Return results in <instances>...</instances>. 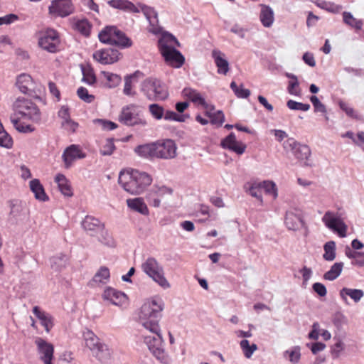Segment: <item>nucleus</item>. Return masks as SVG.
<instances>
[{"mask_svg":"<svg viewBox=\"0 0 364 364\" xmlns=\"http://www.w3.org/2000/svg\"><path fill=\"white\" fill-rule=\"evenodd\" d=\"M164 302L159 297H153L146 301L138 313L139 323L150 333L160 330L159 321L162 317Z\"/></svg>","mask_w":364,"mask_h":364,"instance_id":"obj_1","label":"nucleus"},{"mask_svg":"<svg viewBox=\"0 0 364 364\" xmlns=\"http://www.w3.org/2000/svg\"><path fill=\"white\" fill-rule=\"evenodd\" d=\"M118 182L125 191L132 195H139L151 183L152 178L146 172L127 169L120 171Z\"/></svg>","mask_w":364,"mask_h":364,"instance_id":"obj_2","label":"nucleus"},{"mask_svg":"<svg viewBox=\"0 0 364 364\" xmlns=\"http://www.w3.org/2000/svg\"><path fill=\"white\" fill-rule=\"evenodd\" d=\"M177 147L171 139L159 140L154 143L139 145L135 152L144 158L171 159L176 156Z\"/></svg>","mask_w":364,"mask_h":364,"instance_id":"obj_3","label":"nucleus"},{"mask_svg":"<svg viewBox=\"0 0 364 364\" xmlns=\"http://www.w3.org/2000/svg\"><path fill=\"white\" fill-rule=\"evenodd\" d=\"M141 91L151 101H164L169 96L166 84L156 77L145 79L141 84Z\"/></svg>","mask_w":364,"mask_h":364,"instance_id":"obj_4","label":"nucleus"},{"mask_svg":"<svg viewBox=\"0 0 364 364\" xmlns=\"http://www.w3.org/2000/svg\"><path fill=\"white\" fill-rule=\"evenodd\" d=\"M151 333L152 335L143 336L144 343L159 361L162 364H169L171 359L164 350L161 329L156 333Z\"/></svg>","mask_w":364,"mask_h":364,"instance_id":"obj_5","label":"nucleus"},{"mask_svg":"<svg viewBox=\"0 0 364 364\" xmlns=\"http://www.w3.org/2000/svg\"><path fill=\"white\" fill-rule=\"evenodd\" d=\"M143 272L164 289L171 285L164 276L163 267L153 257H148L141 264Z\"/></svg>","mask_w":364,"mask_h":364,"instance_id":"obj_6","label":"nucleus"},{"mask_svg":"<svg viewBox=\"0 0 364 364\" xmlns=\"http://www.w3.org/2000/svg\"><path fill=\"white\" fill-rule=\"evenodd\" d=\"M82 336L85 346L99 360L104 362L109 358L110 352L107 346L101 343L99 338L92 331L86 329Z\"/></svg>","mask_w":364,"mask_h":364,"instance_id":"obj_7","label":"nucleus"},{"mask_svg":"<svg viewBox=\"0 0 364 364\" xmlns=\"http://www.w3.org/2000/svg\"><path fill=\"white\" fill-rule=\"evenodd\" d=\"M118 121L128 127L136 125L145 126L146 124V121L144 118L142 111L138 105L134 104H130L122 108L118 116Z\"/></svg>","mask_w":364,"mask_h":364,"instance_id":"obj_8","label":"nucleus"},{"mask_svg":"<svg viewBox=\"0 0 364 364\" xmlns=\"http://www.w3.org/2000/svg\"><path fill=\"white\" fill-rule=\"evenodd\" d=\"M284 148L291 151L303 166H313L311 159V151L309 146L298 142L294 138H289L284 142Z\"/></svg>","mask_w":364,"mask_h":364,"instance_id":"obj_9","label":"nucleus"},{"mask_svg":"<svg viewBox=\"0 0 364 364\" xmlns=\"http://www.w3.org/2000/svg\"><path fill=\"white\" fill-rule=\"evenodd\" d=\"M16 114L27 118L33 122L41 120V112L38 107L29 100L18 98L14 103Z\"/></svg>","mask_w":364,"mask_h":364,"instance_id":"obj_10","label":"nucleus"},{"mask_svg":"<svg viewBox=\"0 0 364 364\" xmlns=\"http://www.w3.org/2000/svg\"><path fill=\"white\" fill-rule=\"evenodd\" d=\"M326 228L338 234L340 237H346L348 227L338 213L326 211L322 218Z\"/></svg>","mask_w":364,"mask_h":364,"instance_id":"obj_11","label":"nucleus"},{"mask_svg":"<svg viewBox=\"0 0 364 364\" xmlns=\"http://www.w3.org/2000/svg\"><path fill=\"white\" fill-rule=\"evenodd\" d=\"M39 46L44 50L50 53H55L58 50L60 39L58 33L54 29H48L40 38Z\"/></svg>","mask_w":364,"mask_h":364,"instance_id":"obj_12","label":"nucleus"},{"mask_svg":"<svg viewBox=\"0 0 364 364\" xmlns=\"http://www.w3.org/2000/svg\"><path fill=\"white\" fill-rule=\"evenodd\" d=\"M120 55L118 50L112 48L98 50L93 53L94 59L103 65L112 64L118 61Z\"/></svg>","mask_w":364,"mask_h":364,"instance_id":"obj_13","label":"nucleus"},{"mask_svg":"<svg viewBox=\"0 0 364 364\" xmlns=\"http://www.w3.org/2000/svg\"><path fill=\"white\" fill-rule=\"evenodd\" d=\"M35 343L37 346L40 359L44 364H52L51 361L54 352L53 346L40 337L36 338Z\"/></svg>","mask_w":364,"mask_h":364,"instance_id":"obj_14","label":"nucleus"},{"mask_svg":"<svg viewBox=\"0 0 364 364\" xmlns=\"http://www.w3.org/2000/svg\"><path fill=\"white\" fill-rule=\"evenodd\" d=\"M74 11V7L70 0H54L49 6V12L51 14L65 17Z\"/></svg>","mask_w":364,"mask_h":364,"instance_id":"obj_15","label":"nucleus"},{"mask_svg":"<svg viewBox=\"0 0 364 364\" xmlns=\"http://www.w3.org/2000/svg\"><path fill=\"white\" fill-rule=\"evenodd\" d=\"M165 61L171 66L179 68L184 63L185 58L180 51L175 48H164L163 50H160Z\"/></svg>","mask_w":364,"mask_h":364,"instance_id":"obj_16","label":"nucleus"},{"mask_svg":"<svg viewBox=\"0 0 364 364\" xmlns=\"http://www.w3.org/2000/svg\"><path fill=\"white\" fill-rule=\"evenodd\" d=\"M82 228L90 236H98L99 232L104 228V223L100 221L99 219L91 216L87 215L82 221Z\"/></svg>","mask_w":364,"mask_h":364,"instance_id":"obj_17","label":"nucleus"},{"mask_svg":"<svg viewBox=\"0 0 364 364\" xmlns=\"http://www.w3.org/2000/svg\"><path fill=\"white\" fill-rule=\"evenodd\" d=\"M220 145L223 148L229 149L239 155L242 154L246 149V145L237 141L236 136L232 132L221 141Z\"/></svg>","mask_w":364,"mask_h":364,"instance_id":"obj_18","label":"nucleus"},{"mask_svg":"<svg viewBox=\"0 0 364 364\" xmlns=\"http://www.w3.org/2000/svg\"><path fill=\"white\" fill-rule=\"evenodd\" d=\"M141 10L149 22V31L154 34L161 33V28L159 26L158 14L151 7L140 5Z\"/></svg>","mask_w":364,"mask_h":364,"instance_id":"obj_19","label":"nucleus"},{"mask_svg":"<svg viewBox=\"0 0 364 364\" xmlns=\"http://www.w3.org/2000/svg\"><path fill=\"white\" fill-rule=\"evenodd\" d=\"M85 154L76 145H70L63 152L62 158L65 163V166L68 168L76 159H84Z\"/></svg>","mask_w":364,"mask_h":364,"instance_id":"obj_20","label":"nucleus"},{"mask_svg":"<svg viewBox=\"0 0 364 364\" xmlns=\"http://www.w3.org/2000/svg\"><path fill=\"white\" fill-rule=\"evenodd\" d=\"M102 297L105 300L109 301L116 306H121L127 301V296L124 293L112 287H107L105 289Z\"/></svg>","mask_w":364,"mask_h":364,"instance_id":"obj_21","label":"nucleus"},{"mask_svg":"<svg viewBox=\"0 0 364 364\" xmlns=\"http://www.w3.org/2000/svg\"><path fill=\"white\" fill-rule=\"evenodd\" d=\"M339 296L346 304H349L348 296L355 303H358L363 297L364 291L362 289L343 287L340 290Z\"/></svg>","mask_w":364,"mask_h":364,"instance_id":"obj_22","label":"nucleus"},{"mask_svg":"<svg viewBox=\"0 0 364 364\" xmlns=\"http://www.w3.org/2000/svg\"><path fill=\"white\" fill-rule=\"evenodd\" d=\"M26 213L27 211L25 206L21 202L16 201L11 205L9 220L12 223H16L19 220H22L26 215Z\"/></svg>","mask_w":364,"mask_h":364,"instance_id":"obj_23","label":"nucleus"},{"mask_svg":"<svg viewBox=\"0 0 364 364\" xmlns=\"http://www.w3.org/2000/svg\"><path fill=\"white\" fill-rule=\"evenodd\" d=\"M33 313L39 319L46 331L48 333L53 326L52 316L42 311L38 306L33 308Z\"/></svg>","mask_w":364,"mask_h":364,"instance_id":"obj_24","label":"nucleus"},{"mask_svg":"<svg viewBox=\"0 0 364 364\" xmlns=\"http://www.w3.org/2000/svg\"><path fill=\"white\" fill-rule=\"evenodd\" d=\"M212 57L218 68V73L219 74L226 75L229 70V63L225 58V54L220 50L215 49L212 51Z\"/></svg>","mask_w":364,"mask_h":364,"instance_id":"obj_25","label":"nucleus"},{"mask_svg":"<svg viewBox=\"0 0 364 364\" xmlns=\"http://www.w3.org/2000/svg\"><path fill=\"white\" fill-rule=\"evenodd\" d=\"M284 223L287 228L291 230H296L303 225L301 215L293 210L287 211Z\"/></svg>","mask_w":364,"mask_h":364,"instance_id":"obj_26","label":"nucleus"},{"mask_svg":"<svg viewBox=\"0 0 364 364\" xmlns=\"http://www.w3.org/2000/svg\"><path fill=\"white\" fill-rule=\"evenodd\" d=\"M107 4L112 8L127 12L139 13V9L129 0H109Z\"/></svg>","mask_w":364,"mask_h":364,"instance_id":"obj_27","label":"nucleus"},{"mask_svg":"<svg viewBox=\"0 0 364 364\" xmlns=\"http://www.w3.org/2000/svg\"><path fill=\"white\" fill-rule=\"evenodd\" d=\"M16 85L23 94H28L33 89L32 77L31 75L25 73L21 74L17 77Z\"/></svg>","mask_w":364,"mask_h":364,"instance_id":"obj_28","label":"nucleus"},{"mask_svg":"<svg viewBox=\"0 0 364 364\" xmlns=\"http://www.w3.org/2000/svg\"><path fill=\"white\" fill-rule=\"evenodd\" d=\"M259 19L264 27L272 26L274 19L272 9L269 6L262 4Z\"/></svg>","mask_w":364,"mask_h":364,"instance_id":"obj_29","label":"nucleus"},{"mask_svg":"<svg viewBox=\"0 0 364 364\" xmlns=\"http://www.w3.org/2000/svg\"><path fill=\"white\" fill-rule=\"evenodd\" d=\"M30 188L36 200L43 202L48 200V196L38 179H33L30 181Z\"/></svg>","mask_w":364,"mask_h":364,"instance_id":"obj_30","label":"nucleus"},{"mask_svg":"<svg viewBox=\"0 0 364 364\" xmlns=\"http://www.w3.org/2000/svg\"><path fill=\"white\" fill-rule=\"evenodd\" d=\"M158 44L160 50H163L164 48H174V45L179 46L178 40L175 36L168 32L162 33L161 37L159 40Z\"/></svg>","mask_w":364,"mask_h":364,"instance_id":"obj_31","label":"nucleus"},{"mask_svg":"<svg viewBox=\"0 0 364 364\" xmlns=\"http://www.w3.org/2000/svg\"><path fill=\"white\" fill-rule=\"evenodd\" d=\"M127 203L128 207L134 211H136L144 215L149 214L148 208L141 198L128 199L127 200Z\"/></svg>","mask_w":364,"mask_h":364,"instance_id":"obj_32","label":"nucleus"},{"mask_svg":"<svg viewBox=\"0 0 364 364\" xmlns=\"http://www.w3.org/2000/svg\"><path fill=\"white\" fill-rule=\"evenodd\" d=\"M55 181L58 183V188L63 195L68 197L73 196L70 185L64 175L58 173L55 176Z\"/></svg>","mask_w":364,"mask_h":364,"instance_id":"obj_33","label":"nucleus"},{"mask_svg":"<svg viewBox=\"0 0 364 364\" xmlns=\"http://www.w3.org/2000/svg\"><path fill=\"white\" fill-rule=\"evenodd\" d=\"M109 278V270L105 267H102L95 273L92 281L90 282L91 285H100L107 283Z\"/></svg>","mask_w":364,"mask_h":364,"instance_id":"obj_34","label":"nucleus"},{"mask_svg":"<svg viewBox=\"0 0 364 364\" xmlns=\"http://www.w3.org/2000/svg\"><path fill=\"white\" fill-rule=\"evenodd\" d=\"M114 44L121 46L122 48H128L132 46L131 40L126 36L124 33L119 30L114 26Z\"/></svg>","mask_w":364,"mask_h":364,"instance_id":"obj_35","label":"nucleus"},{"mask_svg":"<svg viewBox=\"0 0 364 364\" xmlns=\"http://www.w3.org/2000/svg\"><path fill=\"white\" fill-rule=\"evenodd\" d=\"M343 265L341 262L334 263L330 269L323 274V279L328 281H333L337 279L342 272Z\"/></svg>","mask_w":364,"mask_h":364,"instance_id":"obj_36","label":"nucleus"},{"mask_svg":"<svg viewBox=\"0 0 364 364\" xmlns=\"http://www.w3.org/2000/svg\"><path fill=\"white\" fill-rule=\"evenodd\" d=\"M344 23L355 30H361L363 23L360 19L355 18L350 12L344 11L342 14Z\"/></svg>","mask_w":364,"mask_h":364,"instance_id":"obj_37","label":"nucleus"},{"mask_svg":"<svg viewBox=\"0 0 364 364\" xmlns=\"http://www.w3.org/2000/svg\"><path fill=\"white\" fill-rule=\"evenodd\" d=\"M67 261V256L63 254H60L59 255L50 258V267L55 272H60L66 266Z\"/></svg>","mask_w":364,"mask_h":364,"instance_id":"obj_38","label":"nucleus"},{"mask_svg":"<svg viewBox=\"0 0 364 364\" xmlns=\"http://www.w3.org/2000/svg\"><path fill=\"white\" fill-rule=\"evenodd\" d=\"M183 94L184 96L189 98L192 102H198V104L203 105L205 108L208 109V105L206 104L205 99L203 98L200 94L196 90L191 88H185L183 90Z\"/></svg>","mask_w":364,"mask_h":364,"instance_id":"obj_39","label":"nucleus"},{"mask_svg":"<svg viewBox=\"0 0 364 364\" xmlns=\"http://www.w3.org/2000/svg\"><path fill=\"white\" fill-rule=\"evenodd\" d=\"M283 356L287 358L292 364H297L301 358V348L299 346L292 347L283 353Z\"/></svg>","mask_w":364,"mask_h":364,"instance_id":"obj_40","label":"nucleus"},{"mask_svg":"<svg viewBox=\"0 0 364 364\" xmlns=\"http://www.w3.org/2000/svg\"><path fill=\"white\" fill-rule=\"evenodd\" d=\"M114 26H107L99 33V40L104 43L114 44Z\"/></svg>","mask_w":364,"mask_h":364,"instance_id":"obj_41","label":"nucleus"},{"mask_svg":"<svg viewBox=\"0 0 364 364\" xmlns=\"http://www.w3.org/2000/svg\"><path fill=\"white\" fill-rule=\"evenodd\" d=\"M336 242L333 240L326 242L323 245L324 254L323 257L326 261H333L336 257Z\"/></svg>","mask_w":364,"mask_h":364,"instance_id":"obj_42","label":"nucleus"},{"mask_svg":"<svg viewBox=\"0 0 364 364\" xmlns=\"http://www.w3.org/2000/svg\"><path fill=\"white\" fill-rule=\"evenodd\" d=\"M141 75L139 71H136L134 73L130 75H127L124 78V86L123 89V93L127 96H134L136 92L132 90V82L134 78L138 75Z\"/></svg>","mask_w":364,"mask_h":364,"instance_id":"obj_43","label":"nucleus"},{"mask_svg":"<svg viewBox=\"0 0 364 364\" xmlns=\"http://www.w3.org/2000/svg\"><path fill=\"white\" fill-rule=\"evenodd\" d=\"M101 75L106 80V85L109 88H114L119 85L121 82L122 78L121 77L112 73L102 71Z\"/></svg>","mask_w":364,"mask_h":364,"instance_id":"obj_44","label":"nucleus"},{"mask_svg":"<svg viewBox=\"0 0 364 364\" xmlns=\"http://www.w3.org/2000/svg\"><path fill=\"white\" fill-rule=\"evenodd\" d=\"M11 122L12 123L14 127L21 133H31L34 131V128L29 124H26L19 121V119L16 117L15 114L11 115L10 117Z\"/></svg>","mask_w":364,"mask_h":364,"instance_id":"obj_45","label":"nucleus"},{"mask_svg":"<svg viewBox=\"0 0 364 364\" xmlns=\"http://www.w3.org/2000/svg\"><path fill=\"white\" fill-rule=\"evenodd\" d=\"M213 109L214 107H212L210 109L207 110L206 114L210 118L211 124L220 127L225 121V115L220 110L212 113L211 111Z\"/></svg>","mask_w":364,"mask_h":364,"instance_id":"obj_46","label":"nucleus"},{"mask_svg":"<svg viewBox=\"0 0 364 364\" xmlns=\"http://www.w3.org/2000/svg\"><path fill=\"white\" fill-rule=\"evenodd\" d=\"M82 73V80L90 85H94L96 82V76L93 70L90 68V66H81Z\"/></svg>","mask_w":364,"mask_h":364,"instance_id":"obj_47","label":"nucleus"},{"mask_svg":"<svg viewBox=\"0 0 364 364\" xmlns=\"http://www.w3.org/2000/svg\"><path fill=\"white\" fill-rule=\"evenodd\" d=\"M100 235L98 236V241L102 245L109 247H113L115 246V241L113 237L109 235L108 231L105 230L104 228L102 230L99 232Z\"/></svg>","mask_w":364,"mask_h":364,"instance_id":"obj_48","label":"nucleus"},{"mask_svg":"<svg viewBox=\"0 0 364 364\" xmlns=\"http://www.w3.org/2000/svg\"><path fill=\"white\" fill-rule=\"evenodd\" d=\"M75 29L79 31L85 36H88L90 33L91 26L87 20H78L74 25Z\"/></svg>","mask_w":364,"mask_h":364,"instance_id":"obj_49","label":"nucleus"},{"mask_svg":"<svg viewBox=\"0 0 364 364\" xmlns=\"http://www.w3.org/2000/svg\"><path fill=\"white\" fill-rule=\"evenodd\" d=\"M240 348H242L245 356L247 358H250L254 352L257 349V346L255 343L250 345L247 340L244 339L240 341Z\"/></svg>","mask_w":364,"mask_h":364,"instance_id":"obj_50","label":"nucleus"},{"mask_svg":"<svg viewBox=\"0 0 364 364\" xmlns=\"http://www.w3.org/2000/svg\"><path fill=\"white\" fill-rule=\"evenodd\" d=\"M149 111L151 115L157 120L161 119L164 116V107L156 103L151 104L149 105Z\"/></svg>","mask_w":364,"mask_h":364,"instance_id":"obj_51","label":"nucleus"},{"mask_svg":"<svg viewBox=\"0 0 364 364\" xmlns=\"http://www.w3.org/2000/svg\"><path fill=\"white\" fill-rule=\"evenodd\" d=\"M262 186V191H264L266 193L272 195L274 198L277 197V189L276 187V184L272 181H263L262 183H259Z\"/></svg>","mask_w":364,"mask_h":364,"instance_id":"obj_52","label":"nucleus"},{"mask_svg":"<svg viewBox=\"0 0 364 364\" xmlns=\"http://www.w3.org/2000/svg\"><path fill=\"white\" fill-rule=\"evenodd\" d=\"M188 117V115L182 114L179 115L173 111L166 110L164 112V119L166 121H175L183 122H185L186 119Z\"/></svg>","mask_w":364,"mask_h":364,"instance_id":"obj_53","label":"nucleus"},{"mask_svg":"<svg viewBox=\"0 0 364 364\" xmlns=\"http://www.w3.org/2000/svg\"><path fill=\"white\" fill-rule=\"evenodd\" d=\"M287 106L291 110H301L306 112L310 109L309 104L299 102L293 100H288L287 102Z\"/></svg>","mask_w":364,"mask_h":364,"instance_id":"obj_54","label":"nucleus"},{"mask_svg":"<svg viewBox=\"0 0 364 364\" xmlns=\"http://www.w3.org/2000/svg\"><path fill=\"white\" fill-rule=\"evenodd\" d=\"M93 122L100 126L103 130L106 131L113 130L118 127L116 123L106 119H96Z\"/></svg>","mask_w":364,"mask_h":364,"instance_id":"obj_55","label":"nucleus"},{"mask_svg":"<svg viewBox=\"0 0 364 364\" xmlns=\"http://www.w3.org/2000/svg\"><path fill=\"white\" fill-rule=\"evenodd\" d=\"M340 108L346 112V114L351 117L356 119H361V116L359 115L353 107H350L347 103L341 101L339 102Z\"/></svg>","mask_w":364,"mask_h":364,"instance_id":"obj_56","label":"nucleus"},{"mask_svg":"<svg viewBox=\"0 0 364 364\" xmlns=\"http://www.w3.org/2000/svg\"><path fill=\"white\" fill-rule=\"evenodd\" d=\"M13 140L10 135L2 129L0 131V146L5 148H10L12 146Z\"/></svg>","mask_w":364,"mask_h":364,"instance_id":"obj_57","label":"nucleus"},{"mask_svg":"<svg viewBox=\"0 0 364 364\" xmlns=\"http://www.w3.org/2000/svg\"><path fill=\"white\" fill-rule=\"evenodd\" d=\"M261 187L259 183H255L250 187L248 193L252 197L262 201V190Z\"/></svg>","mask_w":364,"mask_h":364,"instance_id":"obj_58","label":"nucleus"},{"mask_svg":"<svg viewBox=\"0 0 364 364\" xmlns=\"http://www.w3.org/2000/svg\"><path fill=\"white\" fill-rule=\"evenodd\" d=\"M77 94L80 99L87 103L92 102L95 99L94 95H90L88 90L84 87H79Z\"/></svg>","mask_w":364,"mask_h":364,"instance_id":"obj_59","label":"nucleus"},{"mask_svg":"<svg viewBox=\"0 0 364 364\" xmlns=\"http://www.w3.org/2000/svg\"><path fill=\"white\" fill-rule=\"evenodd\" d=\"M115 149L113 140L108 139L106 140L105 144L102 146L100 149V154L103 156L111 155Z\"/></svg>","mask_w":364,"mask_h":364,"instance_id":"obj_60","label":"nucleus"},{"mask_svg":"<svg viewBox=\"0 0 364 364\" xmlns=\"http://www.w3.org/2000/svg\"><path fill=\"white\" fill-rule=\"evenodd\" d=\"M310 101L314 107L315 112H321L323 114H326L327 112L326 106L320 102L316 95L311 96Z\"/></svg>","mask_w":364,"mask_h":364,"instance_id":"obj_61","label":"nucleus"},{"mask_svg":"<svg viewBox=\"0 0 364 364\" xmlns=\"http://www.w3.org/2000/svg\"><path fill=\"white\" fill-rule=\"evenodd\" d=\"M18 19V16L14 14H10L0 17V26L11 24Z\"/></svg>","mask_w":364,"mask_h":364,"instance_id":"obj_62","label":"nucleus"},{"mask_svg":"<svg viewBox=\"0 0 364 364\" xmlns=\"http://www.w3.org/2000/svg\"><path fill=\"white\" fill-rule=\"evenodd\" d=\"M313 290L320 296H325L327 294V289L324 284L316 282L312 285Z\"/></svg>","mask_w":364,"mask_h":364,"instance_id":"obj_63","label":"nucleus"},{"mask_svg":"<svg viewBox=\"0 0 364 364\" xmlns=\"http://www.w3.org/2000/svg\"><path fill=\"white\" fill-rule=\"evenodd\" d=\"M312 329L309 332L308 337L309 339L318 340L319 337L320 325L318 322H314L311 326Z\"/></svg>","mask_w":364,"mask_h":364,"instance_id":"obj_64","label":"nucleus"}]
</instances>
